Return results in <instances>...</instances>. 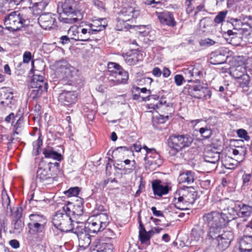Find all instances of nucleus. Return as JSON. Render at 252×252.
Here are the masks:
<instances>
[{"instance_id":"obj_64","label":"nucleus","mask_w":252,"mask_h":252,"mask_svg":"<svg viewBox=\"0 0 252 252\" xmlns=\"http://www.w3.org/2000/svg\"><path fill=\"white\" fill-rule=\"evenodd\" d=\"M174 80L176 85L179 86L182 85L184 78L182 75L177 74L175 76Z\"/></svg>"},{"instance_id":"obj_29","label":"nucleus","mask_w":252,"mask_h":252,"mask_svg":"<svg viewBox=\"0 0 252 252\" xmlns=\"http://www.w3.org/2000/svg\"><path fill=\"white\" fill-rule=\"evenodd\" d=\"M128 79V73L123 69H120V71L116 73L113 78H110V81L113 83L111 85H117L126 83Z\"/></svg>"},{"instance_id":"obj_42","label":"nucleus","mask_w":252,"mask_h":252,"mask_svg":"<svg viewBox=\"0 0 252 252\" xmlns=\"http://www.w3.org/2000/svg\"><path fill=\"white\" fill-rule=\"evenodd\" d=\"M220 159V153L218 152H208L205 156V160L206 162L215 163Z\"/></svg>"},{"instance_id":"obj_53","label":"nucleus","mask_w":252,"mask_h":252,"mask_svg":"<svg viewBox=\"0 0 252 252\" xmlns=\"http://www.w3.org/2000/svg\"><path fill=\"white\" fill-rule=\"evenodd\" d=\"M246 149L245 148L243 147H238V149H235L233 150V154L235 156L240 155L244 158L245 155L246 154Z\"/></svg>"},{"instance_id":"obj_21","label":"nucleus","mask_w":252,"mask_h":252,"mask_svg":"<svg viewBox=\"0 0 252 252\" xmlns=\"http://www.w3.org/2000/svg\"><path fill=\"white\" fill-rule=\"evenodd\" d=\"M232 236V233L230 231L222 233L216 239L217 241V249L220 251H223L228 248L230 244Z\"/></svg>"},{"instance_id":"obj_55","label":"nucleus","mask_w":252,"mask_h":252,"mask_svg":"<svg viewBox=\"0 0 252 252\" xmlns=\"http://www.w3.org/2000/svg\"><path fill=\"white\" fill-rule=\"evenodd\" d=\"M195 0H186L185 3L188 13H191L194 9L193 2Z\"/></svg>"},{"instance_id":"obj_11","label":"nucleus","mask_w":252,"mask_h":252,"mask_svg":"<svg viewBox=\"0 0 252 252\" xmlns=\"http://www.w3.org/2000/svg\"><path fill=\"white\" fill-rule=\"evenodd\" d=\"M230 201L228 199H224L221 200L218 203L217 207L223 212H222V216L225 219L226 218V224L231 220L235 219L236 216H238V204H236L235 207L226 206Z\"/></svg>"},{"instance_id":"obj_18","label":"nucleus","mask_w":252,"mask_h":252,"mask_svg":"<svg viewBox=\"0 0 252 252\" xmlns=\"http://www.w3.org/2000/svg\"><path fill=\"white\" fill-rule=\"evenodd\" d=\"M144 160L146 167L151 169H155L159 167L162 162L160 155L156 151L149 155H146Z\"/></svg>"},{"instance_id":"obj_54","label":"nucleus","mask_w":252,"mask_h":252,"mask_svg":"<svg viewBox=\"0 0 252 252\" xmlns=\"http://www.w3.org/2000/svg\"><path fill=\"white\" fill-rule=\"evenodd\" d=\"M237 134L240 138H243L246 141L249 140L250 138L247 131L244 129L241 128L237 130Z\"/></svg>"},{"instance_id":"obj_15","label":"nucleus","mask_w":252,"mask_h":252,"mask_svg":"<svg viewBox=\"0 0 252 252\" xmlns=\"http://www.w3.org/2000/svg\"><path fill=\"white\" fill-rule=\"evenodd\" d=\"M46 224L28 222V226L30 234L28 237V241L31 243L36 242L37 239V234L42 232L44 230Z\"/></svg>"},{"instance_id":"obj_32","label":"nucleus","mask_w":252,"mask_h":252,"mask_svg":"<svg viewBox=\"0 0 252 252\" xmlns=\"http://www.w3.org/2000/svg\"><path fill=\"white\" fill-rule=\"evenodd\" d=\"M227 56L222 54L219 51L212 52L210 55V62L213 64H220L225 62Z\"/></svg>"},{"instance_id":"obj_23","label":"nucleus","mask_w":252,"mask_h":252,"mask_svg":"<svg viewBox=\"0 0 252 252\" xmlns=\"http://www.w3.org/2000/svg\"><path fill=\"white\" fill-rule=\"evenodd\" d=\"M91 252H113V246L110 243H106L96 240L91 247Z\"/></svg>"},{"instance_id":"obj_46","label":"nucleus","mask_w":252,"mask_h":252,"mask_svg":"<svg viewBox=\"0 0 252 252\" xmlns=\"http://www.w3.org/2000/svg\"><path fill=\"white\" fill-rule=\"evenodd\" d=\"M114 153L117 154V153L122 154L124 157L126 156H129L131 154V150H129V148L126 146H121L117 147L114 151Z\"/></svg>"},{"instance_id":"obj_36","label":"nucleus","mask_w":252,"mask_h":252,"mask_svg":"<svg viewBox=\"0 0 252 252\" xmlns=\"http://www.w3.org/2000/svg\"><path fill=\"white\" fill-rule=\"evenodd\" d=\"M238 217H248L252 213V206L244 204H238Z\"/></svg>"},{"instance_id":"obj_41","label":"nucleus","mask_w":252,"mask_h":252,"mask_svg":"<svg viewBox=\"0 0 252 252\" xmlns=\"http://www.w3.org/2000/svg\"><path fill=\"white\" fill-rule=\"evenodd\" d=\"M252 246V236H244L240 241L239 250L249 248Z\"/></svg>"},{"instance_id":"obj_25","label":"nucleus","mask_w":252,"mask_h":252,"mask_svg":"<svg viewBox=\"0 0 252 252\" xmlns=\"http://www.w3.org/2000/svg\"><path fill=\"white\" fill-rule=\"evenodd\" d=\"M141 57L142 55L136 50H131L123 55L126 63L130 65L136 64Z\"/></svg>"},{"instance_id":"obj_7","label":"nucleus","mask_w":252,"mask_h":252,"mask_svg":"<svg viewBox=\"0 0 252 252\" xmlns=\"http://www.w3.org/2000/svg\"><path fill=\"white\" fill-rule=\"evenodd\" d=\"M53 67L57 73L62 74L63 79L68 80L69 84L72 83L73 78L77 76V70L64 61L56 62Z\"/></svg>"},{"instance_id":"obj_43","label":"nucleus","mask_w":252,"mask_h":252,"mask_svg":"<svg viewBox=\"0 0 252 252\" xmlns=\"http://www.w3.org/2000/svg\"><path fill=\"white\" fill-rule=\"evenodd\" d=\"M250 78L249 75H245L241 79L238 80L239 87L242 89L243 92H247L249 88Z\"/></svg>"},{"instance_id":"obj_56","label":"nucleus","mask_w":252,"mask_h":252,"mask_svg":"<svg viewBox=\"0 0 252 252\" xmlns=\"http://www.w3.org/2000/svg\"><path fill=\"white\" fill-rule=\"evenodd\" d=\"M13 227L17 232H20L24 227V222L21 220H16Z\"/></svg>"},{"instance_id":"obj_28","label":"nucleus","mask_w":252,"mask_h":252,"mask_svg":"<svg viewBox=\"0 0 252 252\" xmlns=\"http://www.w3.org/2000/svg\"><path fill=\"white\" fill-rule=\"evenodd\" d=\"M48 3L47 0H31L30 7L34 15L39 14Z\"/></svg>"},{"instance_id":"obj_14","label":"nucleus","mask_w":252,"mask_h":252,"mask_svg":"<svg viewBox=\"0 0 252 252\" xmlns=\"http://www.w3.org/2000/svg\"><path fill=\"white\" fill-rule=\"evenodd\" d=\"M38 22L40 27L46 30H50L57 27L55 16L51 13L41 14L38 19Z\"/></svg>"},{"instance_id":"obj_57","label":"nucleus","mask_w":252,"mask_h":252,"mask_svg":"<svg viewBox=\"0 0 252 252\" xmlns=\"http://www.w3.org/2000/svg\"><path fill=\"white\" fill-rule=\"evenodd\" d=\"M23 124L24 118L22 116L19 117L15 123L13 121L12 122V125L15 128H16V129H18L19 128L23 126Z\"/></svg>"},{"instance_id":"obj_58","label":"nucleus","mask_w":252,"mask_h":252,"mask_svg":"<svg viewBox=\"0 0 252 252\" xmlns=\"http://www.w3.org/2000/svg\"><path fill=\"white\" fill-rule=\"evenodd\" d=\"M215 42L210 39V38H205L204 39H202L200 41L199 44L202 46H209L213 45L215 44Z\"/></svg>"},{"instance_id":"obj_4","label":"nucleus","mask_w":252,"mask_h":252,"mask_svg":"<svg viewBox=\"0 0 252 252\" xmlns=\"http://www.w3.org/2000/svg\"><path fill=\"white\" fill-rule=\"evenodd\" d=\"M118 14L120 18L132 23L139 15L140 10L133 0H123Z\"/></svg>"},{"instance_id":"obj_31","label":"nucleus","mask_w":252,"mask_h":252,"mask_svg":"<svg viewBox=\"0 0 252 252\" xmlns=\"http://www.w3.org/2000/svg\"><path fill=\"white\" fill-rule=\"evenodd\" d=\"M195 178V173L188 170L180 174L178 181L180 183H186L189 185L194 182Z\"/></svg>"},{"instance_id":"obj_12","label":"nucleus","mask_w":252,"mask_h":252,"mask_svg":"<svg viewBox=\"0 0 252 252\" xmlns=\"http://www.w3.org/2000/svg\"><path fill=\"white\" fill-rule=\"evenodd\" d=\"M203 220L205 223L209 226H225L226 218L222 216V212L212 211L205 214L203 216Z\"/></svg>"},{"instance_id":"obj_16","label":"nucleus","mask_w":252,"mask_h":252,"mask_svg":"<svg viewBox=\"0 0 252 252\" xmlns=\"http://www.w3.org/2000/svg\"><path fill=\"white\" fill-rule=\"evenodd\" d=\"M183 72L185 75L188 82H191L193 79L199 80L203 76L202 68L199 65L191 66L183 69Z\"/></svg>"},{"instance_id":"obj_33","label":"nucleus","mask_w":252,"mask_h":252,"mask_svg":"<svg viewBox=\"0 0 252 252\" xmlns=\"http://www.w3.org/2000/svg\"><path fill=\"white\" fill-rule=\"evenodd\" d=\"M203 232L201 230L192 229L190 237V244L192 246H196L203 241Z\"/></svg>"},{"instance_id":"obj_9","label":"nucleus","mask_w":252,"mask_h":252,"mask_svg":"<svg viewBox=\"0 0 252 252\" xmlns=\"http://www.w3.org/2000/svg\"><path fill=\"white\" fill-rule=\"evenodd\" d=\"M25 22L18 11H14L5 16L4 24L6 29L14 32L19 30Z\"/></svg>"},{"instance_id":"obj_45","label":"nucleus","mask_w":252,"mask_h":252,"mask_svg":"<svg viewBox=\"0 0 252 252\" xmlns=\"http://www.w3.org/2000/svg\"><path fill=\"white\" fill-rule=\"evenodd\" d=\"M201 85H194L192 86H189L188 88V92L189 95L196 98V94L199 95L200 88Z\"/></svg>"},{"instance_id":"obj_40","label":"nucleus","mask_w":252,"mask_h":252,"mask_svg":"<svg viewBox=\"0 0 252 252\" xmlns=\"http://www.w3.org/2000/svg\"><path fill=\"white\" fill-rule=\"evenodd\" d=\"M30 221L29 222H37L40 223H46V218L39 214H32L29 216Z\"/></svg>"},{"instance_id":"obj_61","label":"nucleus","mask_w":252,"mask_h":252,"mask_svg":"<svg viewBox=\"0 0 252 252\" xmlns=\"http://www.w3.org/2000/svg\"><path fill=\"white\" fill-rule=\"evenodd\" d=\"M133 91L143 94H148V95L151 96L150 95L151 93V91L147 90L146 88H140L136 87L133 89Z\"/></svg>"},{"instance_id":"obj_1","label":"nucleus","mask_w":252,"mask_h":252,"mask_svg":"<svg viewBox=\"0 0 252 252\" xmlns=\"http://www.w3.org/2000/svg\"><path fill=\"white\" fill-rule=\"evenodd\" d=\"M59 20L66 24H73L83 18V11L76 0H65L59 5Z\"/></svg>"},{"instance_id":"obj_49","label":"nucleus","mask_w":252,"mask_h":252,"mask_svg":"<svg viewBox=\"0 0 252 252\" xmlns=\"http://www.w3.org/2000/svg\"><path fill=\"white\" fill-rule=\"evenodd\" d=\"M227 11H222L220 12L218 15L216 16L214 22L216 24H220L222 23L226 16Z\"/></svg>"},{"instance_id":"obj_48","label":"nucleus","mask_w":252,"mask_h":252,"mask_svg":"<svg viewBox=\"0 0 252 252\" xmlns=\"http://www.w3.org/2000/svg\"><path fill=\"white\" fill-rule=\"evenodd\" d=\"M2 203L3 206L7 210L9 209L11 211V208L10 206V200L9 196L6 193H2Z\"/></svg>"},{"instance_id":"obj_50","label":"nucleus","mask_w":252,"mask_h":252,"mask_svg":"<svg viewBox=\"0 0 252 252\" xmlns=\"http://www.w3.org/2000/svg\"><path fill=\"white\" fill-rule=\"evenodd\" d=\"M199 132L201 136L204 138H209L212 134V130L211 128L207 126L200 128L199 129Z\"/></svg>"},{"instance_id":"obj_5","label":"nucleus","mask_w":252,"mask_h":252,"mask_svg":"<svg viewBox=\"0 0 252 252\" xmlns=\"http://www.w3.org/2000/svg\"><path fill=\"white\" fill-rule=\"evenodd\" d=\"M108 216L106 213H101L95 216L90 217L86 225V230L90 233H96L102 231L109 223Z\"/></svg>"},{"instance_id":"obj_10","label":"nucleus","mask_w":252,"mask_h":252,"mask_svg":"<svg viewBox=\"0 0 252 252\" xmlns=\"http://www.w3.org/2000/svg\"><path fill=\"white\" fill-rule=\"evenodd\" d=\"M107 24L105 19H99L94 20L92 23L84 25V29L88 41L91 40L92 35L105 29Z\"/></svg>"},{"instance_id":"obj_60","label":"nucleus","mask_w":252,"mask_h":252,"mask_svg":"<svg viewBox=\"0 0 252 252\" xmlns=\"http://www.w3.org/2000/svg\"><path fill=\"white\" fill-rule=\"evenodd\" d=\"M165 103V102H164ZM152 107L154 110H156L157 109H161L162 110H164L166 107L168 106V105H166L165 103H163L161 101L158 102V103L156 104H151Z\"/></svg>"},{"instance_id":"obj_19","label":"nucleus","mask_w":252,"mask_h":252,"mask_svg":"<svg viewBox=\"0 0 252 252\" xmlns=\"http://www.w3.org/2000/svg\"><path fill=\"white\" fill-rule=\"evenodd\" d=\"M15 100L13 93L10 88H3L0 89V103L4 106L12 107Z\"/></svg>"},{"instance_id":"obj_34","label":"nucleus","mask_w":252,"mask_h":252,"mask_svg":"<svg viewBox=\"0 0 252 252\" xmlns=\"http://www.w3.org/2000/svg\"><path fill=\"white\" fill-rule=\"evenodd\" d=\"M116 22L115 29L117 31L127 30L132 27L130 24L128 23L129 21L125 20L123 18H120V15H118V17L117 18Z\"/></svg>"},{"instance_id":"obj_8","label":"nucleus","mask_w":252,"mask_h":252,"mask_svg":"<svg viewBox=\"0 0 252 252\" xmlns=\"http://www.w3.org/2000/svg\"><path fill=\"white\" fill-rule=\"evenodd\" d=\"M77 225L73 229V233L76 234L79 241V246L83 249L89 247L91 242V236L88 230H86V225L83 222H76Z\"/></svg>"},{"instance_id":"obj_39","label":"nucleus","mask_w":252,"mask_h":252,"mask_svg":"<svg viewBox=\"0 0 252 252\" xmlns=\"http://www.w3.org/2000/svg\"><path fill=\"white\" fill-rule=\"evenodd\" d=\"M199 95L196 94V98L202 99H208L211 96V91L206 87L201 85Z\"/></svg>"},{"instance_id":"obj_38","label":"nucleus","mask_w":252,"mask_h":252,"mask_svg":"<svg viewBox=\"0 0 252 252\" xmlns=\"http://www.w3.org/2000/svg\"><path fill=\"white\" fill-rule=\"evenodd\" d=\"M225 226H209V236L211 239H217L221 233V229Z\"/></svg>"},{"instance_id":"obj_26","label":"nucleus","mask_w":252,"mask_h":252,"mask_svg":"<svg viewBox=\"0 0 252 252\" xmlns=\"http://www.w3.org/2000/svg\"><path fill=\"white\" fill-rule=\"evenodd\" d=\"M154 193L156 195L161 196L166 194L169 192V188L167 185H162L160 180H155L152 184Z\"/></svg>"},{"instance_id":"obj_13","label":"nucleus","mask_w":252,"mask_h":252,"mask_svg":"<svg viewBox=\"0 0 252 252\" xmlns=\"http://www.w3.org/2000/svg\"><path fill=\"white\" fill-rule=\"evenodd\" d=\"M34 63L32 62V68L31 71L32 72L33 75L32 79L30 83L31 88H38L47 90V83L45 82L44 78L43 76L44 73L42 71H39L34 69Z\"/></svg>"},{"instance_id":"obj_24","label":"nucleus","mask_w":252,"mask_h":252,"mask_svg":"<svg viewBox=\"0 0 252 252\" xmlns=\"http://www.w3.org/2000/svg\"><path fill=\"white\" fill-rule=\"evenodd\" d=\"M230 75L236 79H241L245 75H249L246 72V66L244 64L232 66L230 68Z\"/></svg>"},{"instance_id":"obj_44","label":"nucleus","mask_w":252,"mask_h":252,"mask_svg":"<svg viewBox=\"0 0 252 252\" xmlns=\"http://www.w3.org/2000/svg\"><path fill=\"white\" fill-rule=\"evenodd\" d=\"M168 119V116L159 114L157 112L154 113L153 122L157 124H163Z\"/></svg>"},{"instance_id":"obj_63","label":"nucleus","mask_w":252,"mask_h":252,"mask_svg":"<svg viewBox=\"0 0 252 252\" xmlns=\"http://www.w3.org/2000/svg\"><path fill=\"white\" fill-rule=\"evenodd\" d=\"M23 210L22 208H17L16 210L13 212V216L15 220H20L22 216Z\"/></svg>"},{"instance_id":"obj_30","label":"nucleus","mask_w":252,"mask_h":252,"mask_svg":"<svg viewBox=\"0 0 252 252\" xmlns=\"http://www.w3.org/2000/svg\"><path fill=\"white\" fill-rule=\"evenodd\" d=\"M138 223L139 224V236L140 240L142 244L147 243L149 242L150 239L152 236L151 233H150V231H147L144 227L143 224L142 222L141 217L140 216L138 218Z\"/></svg>"},{"instance_id":"obj_37","label":"nucleus","mask_w":252,"mask_h":252,"mask_svg":"<svg viewBox=\"0 0 252 252\" xmlns=\"http://www.w3.org/2000/svg\"><path fill=\"white\" fill-rule=\"evenodd\" d=\"M107 68L108 75H109L108 79L109 80H110V78H113L115 75L119 71H120V69H123L119 64L113 62H110L108 63Z\"/></svg>"},{"instance_id":"obj_47","label":"nucleus","mask_w":252,"mask_h":252,"mask_svg":"<svg viewBox=\"0 0 252 252\" xmlns=\"http://www.w3.org/2000/svg\"><path fill=\"white\" fill-rule=\"evenodd\" d=\"M43 91H45V90L41 88H31L30 96L32 99L39 97L41 95Z\"/></svg>"},{"instance_id":"obj_62","label":"nucleus","mask_w":252,"mask_h":252,"mask_svg":"<svg viewBox=\"0 0 252 252\" xmlns=\"http://www.w3.org/2000/svg\"><path fill=\"white\" fill-rule=\"evenodd\" d=\"M76 206L74 205V209L72 212L77 215V216H81L83 214V205L82 203H80V204L77 206H76V208H75Z\"/></svg>"},{"instance_id":"obj_51","label":"nucleus","mask_w":252,"mask_h":252,"mask_svg":"<svg viewBox=\"0 0 252 252\" xmlns=\"http://www.w3.org/2000/svg\"><path fill=\"white\" fill-rule=\"evenodd\" d=\"M33 150L36 151V154H38L39 150L42 145V139L39 136L38 138L32 143Z\"/></svg>"},{"instance_id":"obj_22","label":"nucleus","mask_w":252,"mask_h":252,"mask_svg":"<svg viewBox=\"0 0 252 252\" xmlns=\"http://www.w3.org/2000/svg\"><path fill=\"white\" fill-rule=\"evenodd\" d=\"M36 181L45 182V184H51L54 181V178L49 168L39 167L36 172Z\"/></svg>"},{"instance_id":"obj_20","label":"nucleus","mask_w":252,"mask_h":252,"mask_svg":"<svg viewBox=\"0 0 252 252\" xmlns=\"http://www.w3.org/2000/svg\"><path fill=\"white\" fill-rule=\"evenodd\" d=\"M77 94L74 91H63L59 97L61 103L63 105L70 106L75 104L77 101Z\"/></svg>"},{"instance_id":"obj_2","label":"nucleus","mask_w":252,"mask_h":252,"mask_svg":"<svg viewBox=\"0 0 252 252\" xmlns=\"http://www.w3.org/2000/svg\"><path fill=\"white\" fill-rule=\"evenodd\" d=\"M197 192L192 187H185L179 189L174 194L175 207L180 210L187 209V207L194 202Z\"/></svg>"},{"instance_id":"obj_6","label":"nucleus","mask_w":252,"mask_h":252,"mask_svg":"<svg viewBox=\"0 0 252 252\" xmlns=\"http://www.w3.org/2000/svg\"><path fill=\"white\" fill-rule=\"evenodd\" d=\"M193 139L189 134H174L171 135L168 138V144L177 153L189 147Z\"/></svg>"},{"instance_id":"obj_59","label":"nucleus","mask_w":252,"mask_h":252,"mask_svg":"<svg viewBox=\"0 0 252 252\" xmlns=\"http://www.w3.org/2000/svg\"><path fill=\"white\" fill-rule=\"evenodd\" d=\"M142 149V147L140 143L138 142H136L132 145V146H130L129 148V150H131V154L130 155H133V151H135L136 152H139L141 151Z\"/></svg>"},{"instance_id":"obj_27","label":"nucleus","mask_w":252,"mask_h":252,"mask_svg":"<svg viewBox=\"0 0 252 252\" xmlns=\"http://www.w3.org/2000/svg\"><path fill=\"white\" fill-rule=\"evenodd\" d=\"M160 22L163 24L170 27H174L176 25V22L174 20L173 15L172 13L165 11L157 14Z\"/></svg>"},{"instance_id":"obj_3","label":"nucleus","mask_w":252,"mask_h":252,"mask_svg":"<svg viewBox=\"0 0 252 252\" xmlns=\"http://www.w3.org/2000/svg\"><path fill=\"white\" fill-rule=\"evenodd\" d=\"M70 209L67 206H64L63 210L57 211L53 216L52 223L56 228L63 232H73L72 220L70 216Z\"/></svg>"},{"instance_id":"obj_52","label":"nucleus","mask_w":252,"mask_h":252,"mask_svg":"<svg viewBox=\"0 0 252 252\" xmlns=\"http://www.w3.org/2000/svg\"><path fill=\"white\" fill-rule=\"evenodd\" d=\"M79 191L78 187L71 188L66 191L65 194L68 196H76L79 194Z\"/></svg>"},{"instance_id":"obj_35","label":"nucleus","mask_w":252,"mask_h":252,"mask_svg":"<svg viewBox=\"0 0 252 252\" xmlns=\"http://www.w3.org/2000/svg\"><path fill=\"white\" fill-rule=\"evenodd\" d=\"M43 154L46 158H52L58 161L62 159V156L61 154L55 151L51 147H48L44 149Z\"/></svg>"},{"instance_id":"obj_17","label":"nucleus","mask_w":252,"mask_h":252,"mask_svg":"<svg viewBox=\"0 0 252 252\" xmlns=\"http://www.w3.org/2000/svg\"><path fill=\"white\" fill-rule=\"evenodd\" d=\"M84 29V25L71 27L68 31V35L71 39L76 41H88Z\"/></svg>"}]
</instances>
